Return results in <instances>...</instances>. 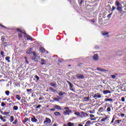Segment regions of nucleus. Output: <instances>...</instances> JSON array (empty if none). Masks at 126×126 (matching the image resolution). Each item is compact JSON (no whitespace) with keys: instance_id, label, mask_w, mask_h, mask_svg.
Wrapping results in <instances>:
<instances>
[{"instance_id":"1","label":"nucleus","mask_w":126,"mask_h":126,"mask_svg":"<svg viewBox=\"0 0 126 126\" xmlns=\"http://www.w3.org/2000/svg\"><path fill=\"white\" fill-rule=\"evenodd\" d=\"M52 121H51V119L49 118H46V120L44 121V124H45V125H50Z\"/></svg>"},{"instance_id":"2","label":"nucleus","mask_w":126,"mask_h":126,"mask_svg":"<svg viewBox=\"0 0 126 126\" xmlns=\"http://www.w3.org/2000/svg\"><path fill=\"white\" fill-rule=\"evenodd\" d=\"M101 97H102V95L100 94H94L93 96V98L95 99V100L98 99V98H101Z\"/></svg>"},{"instance_id":"3","label":"nucleus","mask_w":126,"mask_h":126,"mask_svg":"<svg viewBox=\"0 0 126 126\" xmlns=\"http://www.w3.org/2000/svg\"><path fill=\"white\" fill-rule=\"evenodd\" d=\"M93 60L95 61H97L99 60V56H98V54H95L93 57Z\"/></svg>"},{"instance_id":"4","label":"nucleus","mask_w":126,"mask_h":126,"mask_svg":"<svg viewBox=\"0 0 126 126\" xmlns=\"http://www.w3.org/2000/svg\"><path fill=\"white\" fill-rule=\"evenodd\" d=\"M1 114H2V115H4V116H9V114H10V110L2 112Z\"/></svg>"},{"instance_id":"5","label":"nucleus","mask_w":126,"mask_h":126,"mask_svg":"<svg viewBox=\"0 0 126 126\" xmlns=\"http://www.w3.org/2000/svg\"><path fill=\"white\" fill-rule=\"evenodd\" d=\"M71 113V111L70 110H66L65 111L63 112V114L66 116V115H69V113Z\"/></svg>"},{"instance_id":"6","label":"nucleus","mask_w":126,"mask_h":126,"mask_svg":"<svg viewBox=\"0 0 126 126\" xmlns=\"http://www.w3.org/2000/svg\"><path fill=\"white\" fill-rule=\"evenodd\" d=\"M76 77L77 78H81V79H83V78H84L83 75L80 74H77Z\"/></svg>"},{"instance_id":"7","label":"nucleus","mask_w":126,"mask_h":126,"mask_svg":"<svg viewBox=\"0 0 126 126\" xmlns=\"http://www.w3.org/2000/svg\"><path fill=\"white\" fill-rule=\"evenodd\" d=\"M25 35H24L25 38H27V40H32V37L31 36H29L26 33H25Z\"/></svg>"},{"instance_id":"8","label":"nucleus","mask_w":126,"mask_h":126,"mask_svg":"<svg viewBox=\"0 0 126 126\" xmlns=\"http://www.w3.org/2000/svg\"><path fill=\"white\" fill-rule=\"evenodd\" d=\"M32 123H37V122H38V120H37V119L34 117L33 118H32Z\"/></svg>"},{"instance_id":"9","label":"nucleus","mask_w":126,"mask_h":126,"mask_svg":"<svg viewBox=\"0 0 126 126\" xmlns=\"http://www.w3.org/2000/svg\"><path fill=\"white\" fill-rule=\"evenodd\" d=\"M115 5H116V6H121V3H120L119 0H116L115 1Z\"/></svg>"},{"instance_id":"10","label":"nucleus","mask_w":126,"mask_h":126,"mask_svg":"<svg viewBox=\"0 0 126 126\" xmlns=\"http://www.w3.org/2000/svg\"><path fill=\"white\" fill-rule=\"evenodd\" d=\"M67 83L68 84L70 88H72L73 87V85H72V84H71V83H70V82L69 81H67Z\"/></svg>"},{"instance_id":"11","label":"nucleus","mask_w":126,"mask_h":126,"mask_svg":"<svg viewBox=\"0 0 126 126\" xmlns=\"http://www.w3.org/2000/svg\"><path fill=\"white\" fill-rule=\"evenodd\" d=\"M41 62H42V63H41V64L42 65L46 64V63H47V61H46V60H45L44 59H41Z\"/></svg>"},{"instance_id":"12","label":"nucleus","mask_w":126,"mask_h":126,"mask_svg":"<svg viewBox=\"0 0 126 126\" xmlns=\"http://www.w3.org/2000/svg\"><path fill=\"white\" fill-rule=\"evenodd\" d=\"M54 108L55 109H57V110H62V107H61V106H60L59 105H55L54 106Z\"/></svg>"},{"instance_id":"13","label":"nucleus","mask_w":126,"mask_h":126,"mask_svg":"<svg viewBox=\"0 0 126 126\" xmlns=\"http://www.w3.org/2000/svg\"><path fill=\"white\" fill-rule=\"evenodd\" d=\"M108 93H111V92L109 90H105L103 91V94H108Z\"/></svg>"},{"instance_id":"14","label":"nucleus","mask_w":126,"mask_h":126,"mask_svg":"<svg viewBox=\"0 0 126 126\" xmlns=\"http://www.w3.org/2000/svg\"><path fill=\"white\" fill-rule=\"evenodd\" d=\"M45 48L43 47L40 48V51L41 52V53H45Z\"/></svg>"},{"instance_id":"15","label":"nucleus","mask_w":126,"mask_h":126,"mask_svg":"<svg viewBox=\"0 0 126 126\" xmlns=\"http://www.w3.org/2000/svg\"><path fill=\"white\" fill-rule=\"evenodd\" d=\"M10 121L11 123H12L14 121V117L13 116H10Z\"/></svg>"},{"instance_id":"16","label":"nucleus","mask_w":126,"mask_h":126,"mask_svg":"<svg viewBox=\"0 0 126 126\" xmlns=\"http://www.w3.org/2000/svg\"><path fill=\"white\" fill-rule=\"evenodd\" d=\"M96 69H97V70H99V71H106V70L103 69H102V68H100V67H97V68H96Z\"/></svg>"},{"instance_id":"17","label":"nucleus","mask_w":126,"mask_h":126,"mask_svg":"<svg viewBox=\"0 0 126 126\" xmlns=\"http://www.w3.org/2000/svg\"><path fill=\"white\" fill-rule=\"evenodd\" d=\"M105 101H109V102H112L113 101V99L112 98H105Z\"/></svg>"},{"instance_id":"18","label":"nucleus","mask_w":126,"mask_h":126,"mask_svg":"<svg viewBox=\"0 0 126 126\" xmlns=\"http://www.w3.org/2000/svg\"><path fill=\"white\" fill-rule=\"evenodd\" d=\"M16 99H17L18 100H20L21 99V96L20 95H16Z\"/></svg>"},{"instance_id":"19","label":"nucleus","mask_w":126,"mask_h":126,"mask_svg":"<svg viewBox=\"0 0 126 126\" xmlns=\"http://www.w3.org/2000/svg\"><path fill=\"white\" fill-rule=\"evenodd\" d=\"M10 59V58L9 57H6L5 58V60L6 61H7L8 63H10V60H9Z\"/></svg>"},{"instance_id":"20","label":"nucleus","mask_w":126,"mask_h":126,"mask_svg":"<svg viewBox=\"0 0 126 126\" xmlns=\"http://www.w3.org/2000/svg\"><path fill=\"white\" fill-rule=\"evenodd\" d=\"M10 93V92L9 91H6L5 92V94H6V95H7V96H9Z\"/></svg>"},{"instance_id":"21","label":"nucleus","mask_w":126,"mask_h":126,"mask_svg":"<svg viewBox=\"0 0 126 126\" xmlns=\"http://www.w3.org/2000/svg\"><path fill=\"white\" fill-rule=\"evenodd\" d=\"M54 115L55 116H61V113L60 112H56L54 113Z\"/></svg>"},{"instance_id":"22","label":"nucleus","mask_w":126,"mask_h":126,"mask_svg":"<svg viewBox=\"0 0 126 126\" xmlns=\"http://www.w3.org/2000/svg\"><path fill=\"white\" fill-rule=\"evenodd\" d=\"M35 78H36V82H38V81H39V79H40V78L39 77V76H37V75H35L34 76Z\"/></svg>"},{"instance_id":"23","label":"nucleus","mask_w":126,"mask_h":126,"mask_svg":"<svg viewBox=\"0 0 126 126\" xmlns=\"http://www.w3.org/2000/svg\"><path fill=\"white\" fill-rule=\"evenodd\" d=\"M13 110H14L15 111H17V110H18V106H13Z\"/></svg>"},{"instance_id":"24","label":"nucleus","mask_w":126,"mask_h":126,"mask_svg":"<svg viewBox=\"0 0 126 126\" xmlns=\"http://www.w3.org/2000/svg\"><path fill=\"white\" fill-rule=\"evenodd\" d=\"M117 10H122V9H123V8L120 6H118L117 7Z\"/></svg>"},{"instance_id":"25","label":"nucleus","mask_w":126,"mask_h":126,"mask_svg":"<svg viewBox=\"0 0 126 126\" xmlns=\"http://www.w3.org/2000/svg\"><path fill=\"white\" fill-rule=\"evenodd\" d=\"M103 36H106V35H108V33L105 32H102Z\"/></svg>"},{"instance_id":"26","label":"nucleus","mask_w":126,"mask_h":126,"mask_svg":"<svg viewBox=\"0 0 126 126\" xmlns=\"http://www.w3.org/2000/svg\"><path fill=\"white\" fill-rule=\"evenodd\" d=\"M27 54H29V55L32 54V51L31 50V49L30 50H28L27 51Z\"/></svg>"},{"instance_id":"27","label":"nucleus","mask_w":126,"mask_h":126,"mask_svg":"<svg viewBox=\"0 0 126 126\" xmlns=\"http://www.w3.org/2000/svg\"><path fill=\"white\" fill-rule=\"evenodd\" d=\"M50 85H51V86H53V87H56V85H57V84H56L54 83H50Z\"/></svg>"},{"instance_id":"28","label":"nucleus","mask_w":126,"mask_h":126,"mask_svg":"<svg viewBox=\"0 0 126 126\" xmlns=\"http://www.w3.org/2000/svg\"><path fill=\"white\" fill-rule=\"evenodd\" d=\"M53 100H54L55 101H57V102H59V101H60V98L59 97L54 98Z\"/></svg>"},{"instance_id":"29","label":"nucleus","mask_w":126,"mask_h":126,"mask_svg":"<svg viewBox=\"0 0 126 126\" xmlns=\"http://www.w3.org/2000/svg\"><path fill=\"white\" fill-rule=\"evenodd\" d=\"M68 126H74L73 125V124H72V123L68 122Z\"/></svg>"},{"instance_id":"30","label":"nucleus","mask_w":126,"mask_h":126,"mask_svg":"<svg viewBox=\"0 0 126 126\" xmlns=\"http://www.w3.org/2000/svg\"><path fill=\"white\" fill-rule=\"evenodd\" d=\"M85 101L86 102H88V101H89V97H85Z\"/></svg>"},{"instance_id":"31","label":"nucleus","mask_w":126,"mask_h":126,"mask_svg":"<svg viewBox=\"0 0 126 126\" xmlns=\"http://www.w3.org/2000/svg\"><path fill=\"white\" fill-rule=\"evenodd\" d=\"M60 96H62V95L64 94V93L63 92H61L59 93Z\"/></svg>"},{"instance_id":"32","label":"nucleus","mask_w":126,"mask_h":126,"mask_svg":"<svg viewBox=\"0 0 126 126\" xmlns=\"http://www.w3.org/2000/svg\"><path fill=\"white\" fill-rule=\"evenodd\" d=\"M25 59L26 60V63L27 64H28V63H29V62H28V60H27V57H25Z\"/></svg>"},{"instance_id":"33","label":"nucleus","mask_w":126,"mask_h":126,"mask_svg":"<svg viewBox=\"0 0 126 126\" xmlns=\"http://www.w3.org/2000/svg\"><path fill=\"white\" fill-rule=\"evenodd\" d=\"M111 77H112V78H113V79H116V75H111Z\"/></svg>"},{"instance_id":"34","label":"nucleus","mask_w":126,"mask_h":126,"mask_svg":"<svg viewBox=\"0 0 126 126\" xmlns=\"http://www.w3.org/2000/svg\"><path fill=\"white\" fill-rule=\"evenodd\" d=\"M17 31H18V32H19V33H23L22 31H21V30H20V29H18L17 30Z\"/></svg>"},{"instance_id":"35","label":"nucleus","mask_w":126,"mask_h":126,"mask_svg":"<svg viewBox=\"0 0 126 126\" xmlns=\"http://www.w3.org/2000/svg\"><path fill=\"white\" fill-rule=\"evenodd\" d=\"M103 107H100V108H99V110H98V111H99V112H102V111H103Z\"/></svg>"},{"instance_id":"36","label":"nucleus","mask_w":126,"mask_h":126,"mask_svg":"<svg viewBox=\"0 0 126 126\" xmlns=\"http://www.w3.org/2000/svg\"><path fill=\"white\" fill-rule=\"evenodd\" d=\"M74 114L76 115V116H80V113H79V112H75Z\"/></svg>"},{"instance_id":"37","label":"nucleus","mask_w":126,"mask_h":126,"mask_svg":"<svg viewBox=\"0 0 126 126\" xmlns=\"http://www.w3.org/2000/svg\"><path fill=\"white\" fill-rule=\"evenodd\" d=\"M17 120H15L14 122H13V125H16L17 124Z\"/></svg>"},{"instance_id":"38","label":"nucleus","mask_w":126,"mask_h":126,"mask_svg":"<svg viewBox=\"0 0 126 126\" xmlns=\"http://www.w3.org/2000/svg\"><path fill=\"white\" fill-rule=\"evenodd\" d=\"M1 105L2 107H4V106H5V103H4V102H2L1 104Z\"/></svg>"},{"instance_id":"39","label":"nucleus","mask_w":126,"mask_h":126,"mask_svg":"<svg viewBox=\"0 0 126 126\" xmlns=\"http://www.w3.org/2000/svg\"><path fill=\"white\" fill-rule=\"evenodd\" d=\"M111 111V107H108L107 108V112H110Z\"/></svg>"},{"instance_id":"40","label":"nucleus","mask_w":126,"mask_h":126,"mask_svg":"<svg viewBox=\"0 0 126 126\" xmlns=\"http://www.w3.org/2000/svg\"><path fill=\"white\" fill-rule=\"evenodd\" d=\"M115 121V118L114 117H113V118H112V121H111V122L110 123V124H113V123H114V121Z\"/></svg>"},{"instance_id":"41","label":"nucleus","mask_w":126,"mask_h":126,"mask_svg":"<svg viewBox=\"0 0 126 126\" xmlns=\"http://www.w3.org/2000/svg\"><path fill=\"white\" fill-rule=\"evenodd\" d=\"M107 120V118H103L102 119H101V122H105V121Z\"/></svg>"},{"instance_id":"42","label":"nucleus","mask_w":126,"mask_h":126,"mask_svg":"<svg viewBox=\"0 0 126 126\" xmlns=\"http://www.w3.org/2000/svg\"><path fill=\"white\" fill-rule=\"evenodd\" d=\"M1 121H2V122H3V123H5L6 122V119H4V118L1 119Z\"/></svg>"},{"instance_id":"43","label":"nucleus","mask_w":126,"mask_h":126,"mask_svg":"<svg viewBox=\"0 0 126 126\" xmlns=\"http://www.w3.org/2000/svg\"><path fill=\"white\" fill-rule=\"evenodd\" d=\"M0 26L1 27H2V28H6V27L2 25H1V24H0Z\"/></svg>"},{"instance_id":"44","label":"nucleus","mask_w":126,"mask_h":126,"mask_svg":"<svg viewBox=\"0 0 126 126\" xmlns=\"http://www.w3.org/2000/svg\"><path fill=\"white\" fill-rule=\"evenodd\" d=\"M121 100L122 101V102H125V97H122Z\"/></svg>"},{"instance_id":"45","label":"nucleus","mask_w":126,"mask_h":126,"mask_svg":"<svg viewBox=\"0 0 126 126\" xmlns=\"http://www.w3.org/2000/svg\"><path fill=\"white\" fill-rule=\"evenodd\" d=\"M52 92H53L54 93H58V91L55 89L53 90Z\"/></svg>"},{"instance_id":"46","label":"nucleus","mask_w":126,"mask_h":126,"mask_svg":"<svg viewBox=\"0 0 126 126\" xmlns=\"http://www.w3.org/2000/svg\"><path fill=\"white\" fill-rule=\"evenodd\" d=\"M24 121H25V122L26 123V122H28V118H25L24 119Z\"/></svg>"},{"instance_id":"47","label":"nucleus","mask_w":126,"mask_h":126,"mask_svg":"<svg viewBox=\"0 0 126 126\" xmlns=\"http://www.w3.org/2000/svg\"><path fill=\"white\" fill-rule=\"evenodd\" d=\"M0 55L2 56V57H4V53L3 52H1Z\"/></svg>"},{"instance_id":"48","label":"nucleus","mask_w":126,"mask_h":126,"mask_svg":"<svg viewBox=\"0 0 126 126\" xmlns=\"http://www.w3.org/2000/svg\"><path fill=\"white\" fill-rule=\"evenodd\" d=\"M33 60L34 61V62H38V59H37L36 58H33Z\"/></svg>"},{"instance_id":"49","label":"nucleus","mask_w":126,"mask_h":126,"mask_svg":"<svg viewBox=\"0 0 126 126\" xmlns=\"http://www.w3.org/2000/svg\"><path fill=\"white\" fill-rule=\"evenodd\" d=\"M41 105H37V106H36V109H38V108H41Z\"/></svg>"},{"instance_id":"50","label":"nucleus","mask_w":126,"mask_h":126,"mask_svg":"<svg viewBox=\"0 0 126 126\" xmlns=\"http://www.w3.org/2000/svg\"><path fill=\"white\" fill-rule=\"evenodd\" d=\"M87 125H90V121H88L86 123Z\"/></svg>"},{"instance_id":"51","label":"nucleus","mask_w":126,"mask_h":126,"mask_svg":"<svg viewBox=\"0 0 126 126\" xmlns=\"http://www.w3.org/2000/svg\"><path fill=\"white\" fill-rule=\"evenodd\" d=\"M18 35H19V38H21V37H22V35L21 34V33H19Z\"/></svg>"},{"instance_id":"52","label":"nucleus","mask_w":126,"mask_h":126,"mask_svg":"<svg viewBox=\"0 0 126 126\" xmlns=\"http://www.w3.org/2000/svg\"><path fill=\"white\" fill-rule=\"evenodd\" d=\"M112 15V13H111V14H108V16H107V17H111V16Z\"/></svg>"},{"instance_id":"53","label":"nucleus","mask_w":126,"mask_h":126,"mask_svg":"<svg viewBox=\"0 0 126 126\" xmlns=\"http://www.w3.org/2000/svg\"><path fill=\"white\" fill-rule=\"evenodd\" d=\"M115 9H116V7H115V6H113L112 7V11H113V10H115Z\"/></svg>"},{"instance_id":"54","label":"nucleus","mask_w":126,"mask_h":126,"mask_svg":"<svg viewBox=\"0 0 126 126\" xmlns=\"http://www.w3.org/2000/svg\"><path fill=\"white\" fill-rule=\"evenodd\" d=\"M64 110H69V108H68V107H64Z\"/></svg>"},{"instance_id":"55","label":"nucleus","mask_w":126,"mask_h":126,"mask_svg":"<svg viewBox=\"0 0 126 126\" xmlns=\"http://www.w3.org/2000/svg\"><path fill=\"white\" fill-rule=\"evenodd\" d=\"M90 116L91 118H94V115L93 114H91Z\"/></svg>"},{"instance_id":"56","label":"nucleus","mask_w":126,"mask_h":126,"mask_svg":"<svg viewBox=\"0 0 126 126\" xmlns=\"http://www.w3.org/2000/svg\"><path fill=\"white\" fill-rule=\"evenodd\" d=\"M50 111H56V109L52 108V109H50Z\"/></svg>"},{"instance_id":"57","label":"nucleus","mask_w":126,"mask_h":126,"mask_svg":"<svg viewBox=\"0 0 126 126\" xmlns=\"http://www.w3.org/2000/svg\"><path fill=\"white\" fill-rule=\"evenodd\" d=\"M31 90H32V89H28L27 90V92H30V91H31Z\"/></svg>"},{"instance_id":"58","label":"nucleus","mask_w":126,"mask_h":126,"mask_svg":"<svg viewBox=\"0 0 126 126\" xmlns=\"http://www.w3.org/2000/svg\"><path fill=\"white\" fill-rule=\"evenodd\" d=\"M50 90H51V91H53V90H54V89L52 87H50Z\"/></svg>"},{"instance_id":"59","label":"nucleus","mask_w":126,"mask_h":126,"mask_svg":"<svg viewBox=\"0 0 126 126\" xmlns=\"http://www.w3.org/2000/svg\"><path fill=\"white\" fill-rule=\"evenodd\" d=\"M3 118V117H2V116L0 115V120L2 119Z\"/></svg>"},{"instance_id":"60","label":"nucleus","mask_w":126,"mask_h":126,"mask_svg":"<svg viewBox=\"0 0 126 126\" xmlns=\"http://www.w3.org/2000/svg\"><path fill=\"white\" fill-rule=\"evenodd\" d=\"M121 116H122V117L125 116V114H124V113L121 114Z\"/></svg>"},{"instance_id":"61","label":"nucleus","mask_w":126,"mask_h":126,"mask_svg":"<svg viewBox=\"0 0 126 126\" xmlns=\"http://www.w3.org/2000/svg\"><path fill=\"white\" fill-rule=\"evenodd\" d=\"M33 56H34V57H36V56H37V55L36 54V53H33Z\"/></svg>"},{"instance_id":"62","label":"nucleus","mask_w":126,"mask_h":126,"mask_svg":"<svg viewBox=\"0 0 126 126\" xmlns=\"http://www.w3.org/2000/svg\"><path fill=\"white\" fill-rule=\"evenodd\" d=\"M78 126H83V125H82V124H79Z\"/></svg>"},{"instance_id":"63","label":"nucleus","mask_w":126,"mask_h":126,"mask_svg":"<svg viewBox=\"0 0 126 126\" xmlns=\"http://www.w3.org/2000/svg\"><path fill=\"white\" fill-rule=\"evenodd\" d=\"M116 122L118 123V124H120V121L118 120V121H116Z\"/></svg>"},{"instance_id":"64","label":"nucleus","mask_w":126,"mask_h":126,"mask_svg":"<svg viewBox=\"0 0 126 126\" xmlns=\"http://www.w3.org/2000/svg\"><path fill=\"white\" fill-rule=\"evenodd\" d=\"M53 126H57V124H54L53 125Z\"/></svg>"}]
</instances>
